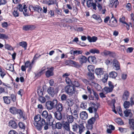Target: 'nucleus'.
<instances>
[{
	"label": "nucleus",
	"mask_w": 134,
	"mask_h": 134,
	"mask_svg": "<svg viewBox=\"0 0 134 134\" xmlns=\"http://www.w3.org/2000/svg\"><path fill=\"white\" fill-rule=\"evenodd\" d=\"M130 104V103L129 101H125L124 104V107L125 108H128Z\"/></svg>",
	"instance_id": "nucleus-54"
},
{
	"label": "nucleus",
	"mask_w": 134,
	"mask_h": 134,
	"mask_svg": "<svg viewBox=\"0 0 134 134\" xmlns=\"http://www.w3.org/2000/svg\"><path fill=\"white\" fill-rule=\"evenodd\" d=\"M12 14L15 17H18L19 16V14L18 9L16 7H15L13 8Z\"/></svg>",
	"instance_id": "nucleus-25"
},
{
	"label": "nucleus",
	"mask_w": 134,
	"mask_h": 134,
	"mask_svg": "<svg viewBox=\"0 0 134 134\" xmlns=\"http://www.w3.org/2000/svg\"><path fill=\"white\" fill-rule=\"evenodd\" d=\"M38 100L42 103H44L46 101V99L42 96L39 97Z\"/></svg>",
	"instance_id": "nucleus-49"
},
{
	"label": "nucleus",
	"mask_w": 134,
	"mask_h": 134,
	"mask_svg": "<svg viewBox=\"0 0 134 134\" xmlns=\"http://www.w3.org/2000/svg\"><path fill=\"white\" fill-rule=\"evenodd\" d=\"M102 0H95V3L93 2L92 4L91 7L94 10H97L96 6L97 7L99 12L101 14H104L106 11L105 8H103L102 7Z\"/></svg>",
	"instance_id": "nucleus-2"
},
{
	"label": "nucleus",
	"mask_w": 134,
	"mask_h": 134,
	"mask_svg": "<svg viewBox=\"0 0 134 134\" xmlns=\"http://www.w3.org/2000/svg\"><path fill=\"white\" fill-rule=\"evenodd\" d=\"M119 2L118 0H115L114 2V1H111L110 4L112 5L111 7H113V5H114V7L116 8L117 6L119 5Z\"/></svg>",
	"instance_id": "nucleus-41"
},
{
	"label": "nucleus",
	"mask_w": 134,
	"mask_h": 134,
	"mask_svg": "<svg viewBox=\"0 0 134 134\" xmlns=\"http://www.w3.org/2000/svg\"><path fill=\"white\" fill-rule=\"evenodd\" d=\"M89 51L91 52V53L93 54H94L95 53L98 54L100 53L99 51L95 48L90 49L89 50Z\"/></svg>",
	"instance_id": "nucleus-40"
},
{
	"label": "nucleus",
	"mask_w": 134,
	"mask_h": 134,
	"mask_svg": "<svg viewBox=\"0 0 134 134\" xmlns=\"http://www.w3.org/2000/svg\"><path fill=\"white\" fill-rule=\"evenodd\" d=\"M88 62L91 63L96 64L97 62V59L94 56H90L87 58Z\"/></svg>",
	"instance_id": "nucleus-15"
},
{
	"label": "nucleus",
	"mask_w": 134,
	"mask_h": 134,
	"mask_svg": "<svg viewBox=\"0 0 134 134\" xmlns=\"http://www.w3.org/2000/svg\"><path fill=\"white\" fill-rule=\"evenodd\" d=\"M70 114L67 115V119L68 121V122L69 123H71L74 120V118H75L73 117L72 115H70Z\"/></svg>",
	"instance_id": "nucleus-34"
},
{
	"label": "nucleus",
	"mask_w": 134,
	"mask_h": 134,
	"mask_svg": "<svg viewBox=\"0 0 134 134\" xmlns=\"http://www.w3.org/2000/svg\"><path fill=\"white\" fill-rule=\"evenodd\" d=\"M16 107H12L9 109V110L10 112L13 114L16 115V113L18 110Z\"/></svg>",
	"instance_id": "nucleus-29"
},
{
	"label": "nucleus",
	"mask_w": 134,
	"mask_h": 134,
	"mask_svg": "<svg viewBox=\"0 0 134 134\" xmlns=\"http://www.w3.org/2000/svg\"><path fill=\"white\" fill-rule=\"evenodd\" d=\"M65 91L69 96H75L77 91H76L75 87L71 85L66 86L65 88Z\"/></svg>",
	"instance_id": "nucleus-4"
},
{
	"label": "nucleus",
	"mask_w": 134,
	"mask_h": 134,
	"mask_svg": "<svg viewBox=\"0 0 134 134\" xmlns=\"http://www.w3.org/2000/svg\"><path fill=\"white\" fill-rule=\"evenodd\" d=\"M79 62L82 65L83 63L86 62L87 60V58L85 56L82 55L78 58Z\"/></svg>",
	"instance_id": "nucleus-19"
},
{
	"label": "nucleus",
	"mask_w": 134,
	"mask_h": 134,
	"mask_svg": "<svg viewBox=\"0 0 134 134\" xmlns=\"http://www.w3.org/2000/svg\"><path fill=\"white\" fill-rule=\"evenodd\" d=\"M25 65L26 66L27 68H28L27 70V71L28 72H30L31 71L33 66L30 63V61H27L25 63Z\"/></svg>",
	"instance_id": "nucleus-20"
},
{
	"label": "nucleus",
	"mask_w": 134,
	"mask_h": 134,
	"mask_svg": "<svg viewBox=\"0 0 134 134\" xmlns=\"http://www.w3.org/2000/svg\"><path fill=\"white\" fill-rule=\"evenodd\" d=\"M92 16L93 18L96 20L98 23H100L102 22V20L99 15H97L94 14L92 15Z\"/></svg>",
	"instance_id": "nucleus-23"
},
{
	"label": "nucleus",
	"mask_w": 134,
	"mask_h": 134,
	"mask_svg": "<svg viewBox=\"0 0 134 134\" xmlns=\"http://www.w3.org/2000/svg\"><path fill=\"white\" fill-rule=\"evenodd\" d=\"M115 121L118 124L122 125L124 124L122 120L120 118H117L115 119Z\"/></svg>",
	"instance_id": "nucleus-64"
},
{
	"label": "nucleus",
	"mask_w": 134,
	"mask_h": 134,
	"mask_svg": "<svg viewBox=\"0 0 134 134\" xmlns=\"http://www.w3.org/2000/svg\"><path fill=\"white\" fill-rule=\"evenodd\" d=\"M125 17L124 16H122L119 18V21L120 22L123 24L124 23H126V22L125 21Z\"/></svg>",
	"instance_id": "nucleus-59"
},
{
	"label": "nucleus",
	"mask_w": 134,
	"mask_h": 134,
	"mask_svg": "<svg viewBox=\"0 0 134 134\" xmlns=\"http://www.w3.org/2000/svg\"><path fill=\"white\" fill-rule=\"evenodd\" d=\"M129 92L127 90L124 91L122 96V99L123 100H128L130 96Z\"/></svg>",
	"instance_id": "nucleus-17"
},
{
	"label": "nucleus",
	"mask_w": 134,
	"mask_h": 134,
	"mask_svg": "<svg viewBox=\"0 0 134 134\" xmlns=\"http://www.w3.org/2000/svg\"><path fill=\"white\" fill-rule=\"evenodd\" d=\"M19 45L22 47L24 48L25 50H26L27 47V44L26 41H22L19 43Z\"/></svg>",
	"instance_id": "nucleus-28"
},
{
	"label": "nucleus",
	"mask_w": 134,
	"mask_h": 134,
	"mask_svg": "<svg viewBox=\"0 0 134 134\" xmlns=\"http://www.w3.org/2000/svg\"><path fill=\"white\" fill-rule=\"evenodd\" d=\"M93 92L94 96V98L96 100H98L99 99V97L98 94L95 90H93Z\"/></svg>",
	"instance_id": "nucleus-53"
},
{
	"label": "nucleus",
	"mask_w": 134,
	"mask_h": 134,
	"mask_svg": "<svg viewBox=\"0 0 134 134\" xmlns=\"http://www.w3.org/2000/svg\"><path fill=\"white\" fill-rule=\"evenodd\" d=\"M126 7L127 10L129 11H131L132 9V5L130 3H128L127 4Z\"/></svg>",
	"instance_id": "nucleus-57"
},
{
	"label": "nucleus",
	"mask_w": 134,
	"mask_h": 134,
	"mask_svg": "<svg viewBox=\"0 0 134 134\" xmlns=\"http://www.w3.org/2000/svg\"><path fill=\"white\" fill-rule=\"evenodd\" d=\"M70 63L71 64H73L74 66L77 68H79L82 66V64H80L79 63L73 60H71Z\"/></svg>",
	"instance_id": "nucleus-26"
},
{
	"label": "nucleus",
	"mask_w": 134,
	"mask_h": 134,
	"mask_svg": "<svg viewBox=\"0 0 134 134\" xmlns=\"http://www.w3.org/2000/svg\"><path fill=\"white\" fill-rule=\"evenodd\" d=\"M109 76L110 78L115 79L117 76V73L115 71H112L109 73Z\"/></svg>",
	"instance_id": "nucleus-32"
},
{
	"label": "nucleus",
	"mask_w": 134,
	"mask_h": 134,
	"mask_svg": "<svg viewBox=\"0 0 134 134\" xmlns=\"http://www.w3.org/2000/svg\"><path fill=\"white\" fill-rule=\"evenodd\" d=\"M104 69L103 68H97L95 70V72L96 74L98 76L101 77V76L103 75L105 71H104Z\"/></svg>",
	"instance_id": "nucleus-12"
},
{
	"label": "nucleus",
	"mask_w": 134,
	"mask_h": 134,
	"mask_svg": "<svg viewBox=\"0 0 134 134\" xmlns=\"http://www.w3.org/2000/svg\"><path fill=\"white\" fill-rule=\"evenodd\" d=\"M58 100L54 98L52 100H48L46 102V107L48 110H51L54 108L55 105L57 104Z\"/></svg>",
	"instance_id": "nucleus-6"
},
{
	"label": "nucleus",
	"mask_w": 134,
	"mask_h": 134,
	"mask_svg": "<svg viewBox=\"0 0 134 134\" xmlns=\"http://www.w3.org/2000/svg\"><path fill=\"white\" fill-rule=\"evenodd\" d=\"M37 93L39 96V97L43 96L44 93V90L41 88H39L38 89Z\"/></svg>",
	"instance_id": "nucleus-43"
},
{
	"label": "nucleus",
	"mask_w": 134,
	"mask_h": 134,
	"mask_svg": "<svg viewBox=\"0 0 134 134\" xmlns=\"http://www.w3.org/2000/svg\"><path fill=\"white\" fill-rule=\"evenodd\" d=\"M72 129L73 131L80 134H81L84 131L85 128L83 124H80L79 125L77 123H75L72 126Z\"/></svg>",
	"instance_id": "nucleus-5"
},
{
	"label": "nucleus",
	"mask_w": 134,
	"mask_h": 134,
	"mask_svg": "<svg viewBox=\"0 0 134 134\" xmlns=\"http://www.w3.org/2000/svg\"><path fill=\"white\" fill-rule=\"evenodd\" d=\"M65 80L67 84L69 85H71L72 81H71V79L69 77H65Z\"/></svg>",
	"instance_id": "nucleus-63"
},
{
	"label": "nucleus",
	"mask_w": 134,
	"mask_h": 134,
	"mask_svg": "<svg viewBox=\"0 0 134 134\" xmlns=\"http://www.w3.org/2000/svg\"><path fill=\"white\" fill-rule=\"evenodd\" d=\"M113 90L108 86L105 87L103 89V91L106 94L112 92Z\"/></svg>",
	"instance_id": "nucleus-37"
},
{
	"label": "nucleus",
	"mask_w": 134,
	"mask_h": 134,
	"mask_svg": "<svg viewBox=\"0 0 134 134\" xmlns=\"http://www.w3.org/2000/svg\"><path fill=\"white\" fill-rule=\"evenodd\" d=\"M80 117L81 119L85 120L88 118V114L85 111H82L80 113Z\"/></svg>",
	"instance_id": "nucleus-21"
},
{
	"label": "nucleus",
	"mask_w": 134,
	"mask_h": 134,
	"mask_svg": "<svg viewBox=\"0 0 134 134\" xmlns=\"http://www.w3.org/2000/svg\"><path fill=\"white\" fill-rule=\"evenodd\" d=\"M62 126V124L60 122H58L56 123L54 129H61Z\"/></svg>",
	"instance_id": "nucleus-45"
},
{
	"label": "nucleus",
	"mask_w": 134,
	"mask_h": 134,
	"mask_svg": "<svg viewBox=\"0 0 134 134\" xmlns=\"http://www.w3.org/2000/svg\"><path fill=\"white\" fill-rule=\"evenodd\" d=\"M66 103L68 106H72L73 104V101L71 98H68L66 100Z\"/></svg>",
	"instance_id": "nucleus-44"
},
{
	"label": "nucleus",
	"mask_w": 134,
	"mask_h": 134,
	"mask_svg": "<svg viewBox=\"0 0 134 134\" xmlns=\"http://www.w3.org/2000/svg\"><path fill=\"white\" fill-rule=\"evenodd\" d=\"M48 94L52 97H53L56 92L54 87L49 86L47 89Z\"/></svg>",
	"instance_id": "nucleus-11"
},
{
	"label": "nucleus",
	"mask_w": 134,
	"mask_h": 134,
	"mask_svg": "<svg viewBox=\"0 0 134 134\" xmlns=\"http://www.w3.org/2000/svg\"><path fill=\"white\" fill-rule=\"evenodd\" d=\"M48 14L51 17L54 16V12L52 10H49L48 11Z\"/></svg>",
	"instance_id": "nucleus-51"
},
{
	"label": "nucleus",
	"mask_w": 134,
	"mask_h": 134,
	"mask_svg": "<svg viewBox=\"0 0 134 134\" xmlns=\"http://www.w3.org/2000/svg\"><path fill=\"white\" fill-rule=\"evenodd\" d=\"M8 124L9 126L14 129H16L18 127V125L13 120H10Z\"/></svg>",
	"instance_id": "nucleus-16"
},
{
	"label": "nucleus",
	"mask_w": 134,
	"mask_h": 134,
	"mask_svg": "<svg viewBox=\"0 0 134 134\" xmlns=\"http://www.w3.org/2000/svg\"><path fill=\"white\" fill-rule=\"evenodd\" d=\"M16 114L19 115L20 118H22L23 120H25L27 119V115L25 114V112L23 109H18L16 113Z\"/></svg>",
	"instance_id": "nucleus-8"
},
{
	"label": "nucleus",
	"mask_w": 134,
	"mask_h": 134,
	"mask_svg": "<svg viewBox=\"0 0 134 134\" xmlns=\"http://www.w3.org/2000/svg\"><path fill=\"white\" fill-rule=\"evenodd\" d=\"M87 69L89 72H94V66L93 65H90L88 66Z\"/></svg>",
	"instance_id": "nucleus-48"
},
{
	"label": "nucleus",
	"mask_w": 134,
	"mask_h": 134,
	"mask_svg": "<svg viewBox=\"0 0 134 134\" xmlns=\"http://www.w3.org/2000/svg\"><path fill=\"white\" fill-rule=\"evenodd\" d=\"M125 116L126 117H129L130 118L132 117V114L131 113V110L130 109H127L124 111Z\"/></svg>",
	"instance_id": "nucleus-24"
},
{
	"label": "nucleus",
	"mask_w": 134,
	"mask_h": 134,
	"mask_svg": "<svg viewBox=\"0 0 134 134\" xmlns=\"http://www.w3.org/2000/svg\"><path fill=\"white\" fill-rule=\"evenodd\" d=\"M71 85H72V86H74L75 87H79L80 85L79 82L76 79L72 80Z\"/></svg>",
	"instance_id": "nucleus-30"
},
{
	"label": "nucleus",
	"mask_w": 134,
	"mask_h": 134,
	"mask_svg": "<svg viewBox=\"0 0 134 134\" xmlns=\"http://www.w3.org/2000/svg\"><path fill=\"white\" fill-rule=\"evenodd\" d=\"M6 67L7 69L8 70L11 71H14V65L10 63L7 64Z\"/></svg>",
	"instance_id": "nucleus-38"
},
{
	"label": "nucleus",
	"mask_w": 134,
	"mask_h": 134,
	"mask_svg": "<svg viewBox=\"0 0 134 134\" xmlns=\"http://www.w3.org/2000/svg\"><path fill=\"white\" fill-rule=\"evenodd\" d=\"M62 126L63 128L67 131H70V123L66 121L62 124Z\"/></svg>",
	"instance_id": "nucleus-22"
},
{
	"label": "nucleus",
	"mask_w": 134,
	"mask_h": 134,
	"mask_svg": "<svg viewBox=\"0 0 134 134\" xmlns=\"http://www.w3.org/2000/svg\"><path fill=\"white\" fill-rule=\"evenodd\" d=\"M111 63L113 68L114 70L117 71L121 70L120 63L116 59H114Z\"/></svg>",
	"instance_id": "nucleus-7"
},
{
	"label": "nucleus",
	"mask_w": 134,
	"mask_h": 134,
	"mask_svg": "<svg viewBox=\"0 0 134 134\" xmlns=\"http://www.w3.org/2000/svg\"><path fill=\"white\" fill-rule=\"evenodd\" d=\"M42 116L43 118L47 119V122H46V123H47L48 127L49 125L51 126L52 125L54 119L51 114H49L47 111L44 110L42 113Z\"/></svg>",
	"instance_id": "nucleus-3"
},
{
	"label": "nucleus",
	"mask_w": 134,
	"mask_h": 134,
	"mask_svg": "<svg viewBox=\"0 0 134 134\" xmlns=\"http://www.w3.org/2000/svg\"><path fill=\"white\" fill-rule=\"evenodd\" d=\"M56 111L59 112H62L63 109L64 107L62 104L60 103H57L55 106Z\"/></svg>",
	"instance_id": "nucleus-14"
},
{
	"label": "nucleus",
	"mask_w": 134,
	"mask_h": 134,
	"mask_svg": "<svg viewBox=\"0 0 134 134\" xmlns=\"http://www.w3.org/2000/svg\"><path fill=\"white\" fill-rule=\"evenodd\" d=\"M54 68L51 67L49 68L45 72V75L47 78H49L51 76H52L54 75Z\"/></svg>",
	"instance_id": "nucleus-13"
},
{
	"label": "nucleus",
	"mask_w": 134,
	"mask_h": 134,
	"mask_svg": "<svg viewBox=\"0 0 134 134\" xmlns=\"http://www.w3.org/2000/svg\"><path fill=\"white\" fill-rule=\"evenodd\" d=\"M93 2V0H88L87 1V5L88 8L91 7V5Z\"/></svg>",
	"instance_id": "nucleus-62"
},
{
	"label": "nucleus",
	"mask_w": 134,
	"mask_h": 134,
	"mask_svg": "<svg viewBox=\"0 0 134 134\" xmlns=\"http://www.w3.org/2000/svg\"><path fill=\"white\" fill-rule=\"evenodd\" d=\"M95 121V118L94 117H92L88 120L87 127L88 129L92 130L93 128V125Z\"/></svg>",
	"instance_id": "nucleus-9"
},
{
	"label": "nucleus",
	"mask_w": 134,
	"mask_h": 134,
	"mask_svg": "<svg viewBox=\"0 0 134 134\" xmlns=\"http://www.w3.org/2000/svg\"><path fill=\"white\" fill-rule=\"evenodd\" d=\"M110 51L104 50L103 52L101 53V54L103 55V54L105 56L109 55Z\"/></svg>",
	"instance_id": "nucleus-61"
},
{
	"label": "nucleus",
	"mask_w": 134,
	"mask_h": 134,
	"mask_svg": "<svg viewBox=\"0 0 134 134\" xmlns=\"http://www.w3.org/2000/svg\"><path fill=\"white\" fill-rule=\"evenodd\" d=\"M19 127L21 130H25L26 129L25 124L23 122L20 121L19 122L18 124Z\"/></svg>",
	"instance_id": "nucleus-36"
},
{
	"label": "nucleus",
	"mask_w": 134,
	"mask_h": 134,
	"mask_svg": "<svg viewBox=\"0 0 134 134\" xmlns=\"http://www.w3.org/2000/svg\"><path fill=\"white\" fill-rule=\"evenodd\" d=\"M44 70H42L39 72H38L37 73L35 74V77L37 78H38L40 77L44 73Z\"/></svg>",
	"instance_id": "nucleus-55"
},
{
	"label": "nucleus",
	"mask_w": 134,
	"mask_h": 134,
	"mask_svg": "<svg viewBox=\"0 0 134 134\" xmlns=\"http://www.w3.org/2000/svg\"><path fill=\"white\" fill-rule=\"evenodd\" d=\"M34 119L35 121L33 124L38 131H41L43 126H44V129L45 130L48 129L47 123H46V120L44 119L41 118L40 115L38 114L35 115Z\"/></svg>",
	"instance_id": "nucleus-1"
},
{
	"label": "nucleus",
	"mask_w": 134,
	"mask_h": 134,
	"mask_svg": "<svg viewBox=\"0 0 134 134\" xmlns=\"http://www.w3.org/2000/svg\"><path fill=\"white\" fill-rule=\"evenodd\" d=\"M55 0H49L47 1L46 4L48 5H50L54 4L55 2Z\"/></svg>",
	"instance_id": "nucleus-60"
},
{
	"label": "nucleus",
	"mask_w": 134,
	"mask_h": 134,
	"mask_svg": "<svg viewBox=\"0 0 134 134\" xmlns=\"http://www.w3.org/2000/svg\"><path fill=\"white\" fill-rule=\"evenodd\" d=\"M35 11H36L38 13H40L41 12L42 9L41 7L38 5L35 6Z\"/></svg>",
	"instance_id": "nucleus-47"
},
{
	"label": "nucleus",
	"mask_w": 134,
	"mask_h": 134,
	"mask_svg": "<svg viewBox=\"0 0 134 134\" xmlns=\"http://www.w3.org/2000/svg\"><path fill=\"white\" fill-rule=\"evenodd\" d=\"M87 39L90 42H95L97 40V38L95 36H93L91 37L90 36H88L87 37Z\"/></svg>",
	"instance_id": "nucleus-27"
},
{
	"label": "nucleus",
	"mask_w": 134,
	"mask_h": 134,
	"mask_svg": "<svg viewBox=\"0 0 134 134\" xmlns=\"http://www.w3.org/2000/svg\"><path fill=\"white\" fill-rule=\"evenodd\" d=\"M71 115L74 116L75 119H77L78 118V114L77 110H74L73 112L71 111Z\"/></svg>",
	"instance_id": "nucleus-52"
},
{
	"label": "nucleus",
	"mask_w": 134,
	"mask_h": 134,
	"mask_svg": "<svg viewBox=\"0 0 134 134\" xmlns=\"http://www.w3.org/2000/svg\"><path fill=\"white\" fill-rule=\"evenodd\" d=\"M99 105L98 103L96 104L93 102L92 103L91 106L93 108L94 112L97 111V110L98 109Z\"/></svg>",
	"instance_id": "nucleus-31"
},
{
	"label": "nucleus",
	"mask_w": 134,
	"mask_h": 134,
	"mask_svg": "<svg viewBox=\"0 0 134 134\" xmlns=\"http://www.w3.org/2000/svg\"><path fill=\"white\" fill-rule=\"evenodd\" d=\"M55 118L57 120H60L62 118V115L61 112L56 111L54 113Z\"/></svg>",
	"instance_id": "nucleus-18"
},
{
	"label": "nucleus",
	"mask_w": 134,
	"mask_h": 134,
	"mask_svg": "<svg viewBox=\"0 0 134 134\" xmlns=\"http://www.w3.org/2000/svg\"><path fill=\"white\" fill-rule=\"evenodd\" d=\"M67 97V96L66 94H62L61 97V100L62 101H65L66 100Z\"/></svg>",
	"instance_id": "nucleus-58"
},
{
	"label": "nucleus",
	"mask_w": 134,
	"mask_h": 134,
	"mask_svg": "<svg viewBox=\"0 0 134 134\" xmlns=\"http://www.w3.org/2000/svg\"><path fill=\"white\" fill-rule=\"evenodd\" d=\"M112 16L109 21V25L111 27H115L118 25V20L112 14Z\"/></svg>",
	"instance_id": "nucleus-10"
},
{
	"label": "nucleus",
	"mask_w": 134,
	"mask_h": 134,
	"mask_svg": "<svg viewBox=\"0 0 134 134\" xmlns=\"http://www.w3.org/2000/svg\"><path fill=\"white\" fill-rule=\"evenodd\" d=\"M92 85L95 88L97 91H100L101 88V86L98 83L94 82H92Z\"/></svg>",
	"instance_id": "nucleus-33"
},
{
	"label": "nucleus",
	"mask_w": 134,
	"mask_h": 134,
	"mask_svg": "<svg viewBox=\"0 0 134 134\" xmlns=\"http://www.w3.org/2000/svg\"><path fill=\"white\" fill-rule=\"evenodd\" d=\"M4 103L7 104H9L11 102V97L9 96H4L3 97Z\"/></svg>",
	"instance_id": "nucleus-35"
},
{
	"label": "nucleus",
	"mask_w": 134,
	"mask_h": 134,
	"mask_svg": "<svg viewBox=\"0 0 134 134\" xmlns=\"http://www.w3.org/2000/svg\"><path fill=\"white\" fill-rule=\"evenodd\" d=\"M129 122L130 125V129L134 130V119H129Z\"/></svg>",
	"instance_id": "nucleus-39"
},
{
	"label": "nucleus",
	"mask_w": 134,
	"mask_h": 134,
	"mask_svg": "<svg viewBox=\"0 0 134 134\" xmlns=\"http://www.w3.org/2000/svg\"><path fill=\"white\" fill-rule=\"evenodd\" d=\"M87 75L90 80H93L94 79V72H88Z\"/></svg>",
	"instance_id": "nucleus-46"
},
{
	"label": "nucleus",
	"mask_w": 134,
	"mask_h": 134,
	"mask_svg": "<svg viewBox=\"0 0 134 134\" xmlns=\"http://www.w3.org/2000/svg\"><path fill=\"white\" fill-rule=\"evenodd\" d=\"M80 107L83 109H85L87 107V103L85 102H82L81 104Z\"/></svg>",
	"instance_id": "nucleus-56"
},
{
	"label": "nucleus",
	"mask_w": 134,
	"mask_h": 134,
	"mask_svg": "<svg viewBox=\"0 0 134 134\" xmlns=\"http://www.w3.org/2000/svg\"><path fill=\"white\" fill-rule=\"evenodd\" d=\"M71 106H69L66 108V113L67 115L70 114L71 113Z\"/></svg>",
	"instance_id": "nucleus-50"
},
{
	"label": "nucleus",
	"mask_w": 134,
	"mask_h": 134,
	"mask_svg": "<svg viewBox=\"0 0 134 134\" xmlns=\"http://www.w3.org/2000/svg\"><path fill=\"white\" fill-rule=\"evenodd\" d=\"M109 77L108 74L107 73H105L103 77L102 81L105 83L107 82Z\"/></svg>",
	"instance_id": "nucleus-42"
}]
</instances>
